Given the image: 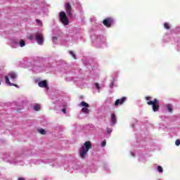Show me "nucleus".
Instances as JSON below:
<instances>
[{
    "mask_svg": "<svg viewBox=\"0 0 180 180\" xmlns=\"http://www.w3.org/2000/svg\"><path fill=\"white\" fill-rule=\"evenodd\" d=\"M92 148V144L90 141H86L84 143V146H82L79 150V155L81 158H85L86 157V154H88V151Z\"/></svg>",
    "mask_w": 180,
    "mask_h": 180,
    "instance_id": "f257e3e1",
    "label": "nucleus"
},
{
    "mask_svg": "<svg viewBox=\"0 0 180 180\" xmlns=\"http://www.w3.org/2000/svg\"><path fill=\"white\" fill-rule=\"evenodd\" d=\"M28 39L30 40H36V41L41 46L43 44V42L44 41V39L43 38V34L40 32H37L35 34H32L28 37Z\"/></svg>",
    "mask_w": 180,
    "mask_h": 180,
    "instance_id": "f03ea898",
    "label": "nucleus"
},
{
    "mask_svg": "<svg viewBox=\"0 0 180 180\" xmlns=\"http://www.w3.org/2000/svg\"><path fill=\"white\" fill-rule=\"evenodd\" d=\"M148 105H153V112H158V109H160V103L158 102V100L155 99L152 101H148Z\"/></svg>",
    "mask_w": 180,
    "mask_h": 180,
    "instance_id": "7ed1b4c3",
    "label": "nucleus"
},
{
    "mask_svg": "<svg viewBox=\"0 0 180 180\" xmlns=\"http://www.w3.org/2000/svg\"><path fill=\"white\" fill-rule=\"evenodd\" d=\"M59 18L60 22H62L65 25L70 24V21L68 20V18H67V14H65V12H60L59 14Z\"/></svg>",
    "mask_w": 180,
    "mask_h": 180,
    "instance_id": "20e7f679",
    "label": "nucleus"
},
{
    "mask_svg": "<svg viewBox=\"0 0 180 180\" xmlns=\"http://www.w3.org/2000/svg\"><path fill=\"white\" fill-rule=\"evenodd\" d=\"M79 106L83 107V108H82V112L83 113H89V109H88V108H89V104H88V103H86L85 101H82L79 104Z\"/></svg>",
    "mask_w": 180,
    "mask_h": 180,
    "instance_id": "39448f33",
    "label": "nucleus"
},
{
    "mask_svg": "<svg viewBox=\"0 0 180 180\" xmlns=\"http://www.w3.org/2000/svg\"><path fill=\"white\" fill-rule=\"evenodd\" d=\"M65 9H66V13L68 14V16H70V17L72 16L71 4H70V3L66 4Z\"/></svg>",
    "mask_w": 180,
    "mask_h": 180,
    "instance_id": "423d86ee",
    "label": "nucleus"
},
{
    "mask_svg": "<svg viewBox=\"0 0 180 180\" xmlns=\"http://www.w3.org/2000/svg\"><path fill=\"white\" fill-rule=\"evenodd\" d=\"M113 23V20L111 18H107L103 20V25L107 27H110V25Z\"/></svg>",
    "mask_w": 180,
    "mask_h": 180,
    "instance_id": "0eeeda50",
    "label": "nucleus"
},
{
    "mask_svg": "<svg viewBox=\"0 0 180 180\" xmlns=\"http://www.w3.org/2000/svg\"><path fill=\"white\" fill-rule=\"evenodd\" d=\"M126 97H123L122 98L116 100L115 105L117 106L118 105H122L124 102H126Z\"/></svg>",
    "mask_w": 180,
    "mask_h": 180,
    "instance_id": "6e6552de",
    "label": "nucleus"
},
{
    "mask_svg": "<svg viewBox=\"0 0 180 180\" xmlns=\"http://www.w3.org/2000/svg\"><path fill=\"white\" fill-rule=\"evenodd\" d=\"M38 85L40 86V88H46L49 89V86H47V82L46 80L39 82Z\"/></svg>",
    "mask_w": 180,
    "mask_h": 180,
    "instance_id": "1a4fd4ad",
    "label": "nucleus"
},
{
    "mask_svg": "<svg viewBox=\"0 0 180 180\" xmlns=\"http://www.w3.org/2000/svg\"><path fill=\"white\" fill-rule=\"evenodd\" d=\"M6 84H7V85H9V86H16L18 88V85L17 84H14L13 83H11V82H9V77H8V76H6Z\"/></svg>",
    "mask_w": 180,
    "mask_h": 180,
    "instance_id": "9d476101",
    "label": "nucleus"
},
{
    "mask_svg": "<svg viewBox=\"0 0 180 180\" xmlns=\"http://www.w3.org/2000/svg\"><path fill=\"white\" fill-rule=\"evenodd\" d=\"M8 77H10L11 79H16V78H18V75L13 72L8 73Z\"/></svg>",
    "mask_w": 180,
    "mask_h": 180,
    "instance_id": "9b49d317",
    "label": "nucleus"
},
{
    "mask_svg": "<svg viewBox=\"0 0 180 180\" xmlns=\"http://www.w3.org/2000/svg\"><path fill=\"white\" fill-rule=\"evenodd\" d=\"M116 121H117L116 115H115V113H112L111 115V122L112 124H116Z\"/></svg>",
    "mask_w": 180,
    "mask_h": 180,
    "instance_id": "f8f14e48",
    "label": "nucleus"
},
{
    "mask_svg": "<svg viewBox=\"0 0 180 180\" xmlns=\"http://www.w3.org/2000/svg\"><path fill=\"white\" fill-rule=\"evenodd\" d=\"M19 46V42L18 41H13L11 43V47H13V49H16V47Z\"/></svg>",
    "mask_w": 180,
    "mask_h": 180,
    "instance_id": "ddd939ff",
    "label": "nucleus"
},
{
    "mask_svg": "<svg viewBox=\"0 0 180 180\" xmlns=\"http://www.w3.org/2000/svg\"><path fill=\"white\" fill-rule=\"evenodd\" d=\"M33 108H34V110H37V111L40 110L41 109V106L39 104L34 105Z\"/></svg>",
    "mask_w": 180,
    "mask_h": 180,
    "instance_id": "4468645a",
    "label": "nucleus"
},
{
    "mask_svg": "<svg viewBox=\"0 0 180 180\" xmlns=\"http://www.w3.org/2000/svg\"><path fill=\"white\" fill-rule=\"evenodd\" d=\"M166 107L167 108V110H169V112H172V105L171 104H167L166 105Z\"/></svg>",
    "mask_w": 180,
    "mask_h": 180,
    "instance_id": "2eb2a0df",
    "label": "nucleus"
},
{
    "mask_svg": "<svg viewBox=\"0 0 180 180\" xmlns=\"http://www.w3.org/2000/svg\"><path fill=\"white\" fill-rule=\"evenodd\" d=\"M19 44H20V47H25L26 43L25 42V41L21 40V41H20Z\"/></svg>",
    "mask_w": 180,
    "mask_h": 180,
    "instance_id": "dca6fc26",
    "label": "nucleus"
},
{
    "mask_svg": "<svg viewBox=\"0 0 180 180\" xmlns=\"http://www.w3.org/2000/svg\"><path fill=\"white\" fill-rule=\"evenodd\" d=\"M33 70L35 71V72H41L40 68H38V67H36V66L34 67Z\"/></svg>",
    "mask_w": 180,
    "mask_h": 180,
    "instance_id": "f3484780",
    "label": "nucleus"
},
{
    "mask_svg": "<svg viewBox=\"0 0 180 180\" xmlns=\"http://www.w3.org/2000/svg\"><path fill=\"white\" fill-rule=\"evenodd\" d=\"M39 132L41 134H46V131H45L44 129H39Z\"/></svg>",
    "mask_w": 180,
    "mask_h": 180,
    "instance_id": "a211bd4d",
    "label": "nucleus"
},
{
    "mask_svg": "<svg viewBox=\"0 0 180 180\" xmlns=\"http://www.w3.org/2000/svg\"><path fill=\"white\" fill-rule=\"evenodd\" d=\"M164 27H165V29L169 30V24H168L167 22H165V25H164Z\"/></svg>",
    "mask_w": 180,
    "mask_h": 180,
    "instance_id": "6ab92c4d",
    "label": "nucleus"
},
{
    "mask_svg": "<svg viewBox=\"0 0 180 180\" xmlns=\"http://www.w3.org/2000/svg\"><path fill=\"white\" fill-rule=\"evenodd\" d=\"M158 172H160V173L163 172L162 167L161 166H158Z\"/></svg>",
    "mask_w": 180,
    "mask_h": 180,
    "instance_id": "aec40b11",
    "label": "nucleus"
},
{
    "mask_svg": "<svg viewBox=\"0 0 180 180\" xmlns=\"http://www.w3.org/2000/svg\"><path fill=\"white\" fill-rule=\"evenodd\" d=\"M105 146H106V141H103L101 143V146H102V147H105Z\"/></svg>",
    "mask_w": 180,
    "mask_h": 180,
    "instance_id": "412c9836",
    "label": "nucleus"
},
{
    "mask_svg": "<svg viewBox=\"0 0 180 180\" xmlns=\"http://www.w3.org/2000/svg\"><path fill=\"white\" fill-rule=\"evenodd\" d=\"M175 144H176V146H179V145H180V141H179V139H177V140L176 141Z\"/></svg>",
    "mask_w": 180,
    "mask_h": 180,
    "instance_id": "4be33fe9",
    "label": "nucleus"
},
{
    "mask_svg": "<svg viewBox=\"0 0 180 180\" xmlns=\"http://www.w3.org/2000/svg\"><path fill=\"white\" fill-rule=\"evenodd\" d=\"M52 40H53V43H56V41H57V37H53L52 38Z\"/></svg>",
    "mask_w": 180,
    "mask_h": 180,
    "instance_id": "5701e85b",
    "label": "nucleus"
},
{
    "mask_svg": "<svg viewBox=\"0 0 180 180\" xmlns=\"http://www.w3.org/2000/svg\"><path fill=\"white\" fill-rule=\"evenodd\" d=\"M70 54H71V55L72 56V57H73L75 59L77 58L75 57V54H74V52L70 51Z\"/></svg>",
    "mask_w": 180,
    "mask_h": 180,
    "instance_id": "b1692460",
    "label": "nucleus"
},
{
    "mask_svg": "<svg viewBox=\"0 0 180 180\" xmlns=\"http://www.w3.org/2000/svg\"><path fill=\"white\" fill-rule=\"evenodd\" d=\"M95 86H96V88L97 89H100V86H99V84H98V83H96L95 84Z\"/></svg>",
    "mask_w": 180,
    "mask_h": 180,
    "instance_id": "393cba45",
    "label": "nucleus"
},
{
    "mask_svg": "<svg viewBox=\"0 0 180 180\" xmlns=\"http://www.w3.org/2000/svg\"><path fill=\"white\" fill-rule=\"evenodd\" d=\"M37 22L38 23L39 26H41V22L39 20H37Z\"/></svg>",
    "mask_w": 180,
    "mask_h": 180,
    "instance_id": "a878e982",
    "label": "nucleus"
},
{
    "mask_svg": "<svg viewBox=\"0 0 180 180\" xmlns=\"http://www.w3.org/2000/svg\"><path fill=\"white\" fill-rule=\"evenodd\" d=\"M107 133H112V129L108 128L107 129Z\"/></svg>",
    "mask_w": 180,
    "mask_h": 180,
    "instance_id": "bb28decb",
    "label": "nucleus"
},
{
    "mask_svg": "<svg viewBox=\"0 0 180 180\" xmlns=\"http://www.w3.org/2000/svg\"><path fill=\"white\" fill-rule=\"evenodd\" d=\"M113 85H114V83L113 82H112L111 84H110V88H113Z\"/></svg>",
    "mask_w": 180,
    "mask_h": 180,
    "instance_id": "cd10ccee",
    "label": "nucleus"
},
{
    "mask_svg": "<svg viewBox=\"0 0 180 180\" xmlns=\"http://www.w3.org/2000/svg\"><path fill=\"white\" fill-rule=\"evenodd\" d=\"M62 112H63V113H66L67 110H65V108H63V109H62Z\"/></svg>",
    "mask_w": 180,
    "mask_h": 180,
    "instance_id": "c85d7f7f",
    "label": "nucleus"
},
{
    "mask_svg": "<svg viewBox=\"0 0 180 180\" xmlns=\"http://www.w3.org/2000/svg\"><path fill=\"white\" fill-rule=\"evenodd\" d=\"M150 99H151V97H150V96L146 97V101H150Z\"/></svg>",
    "mask_w": 180,
    "mask_h": 180,
    "instance_id": "c756f323",
    "label": "nucleus"
},
{
    "mask_svg": "<svg viewBox=\"0 0 180 180\" xmlns=\"http://www.w3.org/2000/svg\"><path fill=\"white\" fill-rule=\"evenodd\" d=\"M131 154L132 157H136V155H134V153L131 152Z\"/></svg>",
    "mask_w": 180,
    "mask_h": 180,
    "instance_id": "7c9ffc66",
    "label": "nucleus"
},
{
    "mask_svg": "<svg viewBox=\"0 0 180 180\" xmlns=\"http://www.w3.org/2000/svg\"><path fill=\"white\" fill-rule=\"evenodd\" d=\"M18 180H25L23 178H19Z\"/></svg>",
    "mask_w": 180,
    "mask_h": 180,
    "instance_id": "2f4dec72",
    "label": "nucleus"
},
{
    "mask_svg": "<svg viewBox=\"0 0 180 180\" xmlns=\"http://www.w3.org/2000/svg\"><path fill=\"white\" fill-rule=\"evenodd\" d=\"M0 85H1V82H0Z\"/></svg>",
    "mask_w": 180,
    "mask_h": 180,
    "instance_id": "473e14b6",
    "label": "nucleus"
}]
</instances>
